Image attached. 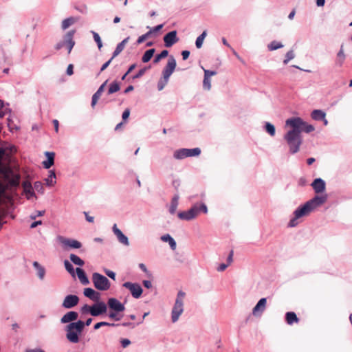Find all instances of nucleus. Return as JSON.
<instances>
[{
	"instance_id": "nucleus-13",
	"label": "nucleus",
	"mask_w": 352,
	"mask_h": 352,
	"mask_svg": "<svg viewBox=\"0 0 352 352\" xmlns=\"http://www.w3.org/2000/svg\"><path fill=\"white\" fill-rule=\"evenodd\" d=\"M107 305L111 310L117 313L122 312L125 309L124 305L114 298H109Z\"/></svg>"
},
{
	"instance_id": "nucleus-39",
	"label": "nucleus",
	"mask_w": 352,
	"mask_h": 352,
	"mask_svg": "<svg viewBox=\"0 0 352 352\" xmlns=\"http://www.w3.org/2000/svg\"><path fill=\"white\" fill-rule=\"evenodd\" d=\"M70 260L75 264L79 266L84 265V261L78 256L74 254H71L69 256Z\"/></svg>"
},
{
	"instance_id": "nucleus-29",
	"label": "nucleus",
	"mask_w": 352,
	"mask_h": 352,
	"mask_svg": "<svg viewBox=\"0 0 352 352\" xmlns=\"http://www.w3.org/2000/svg\"><path fill=\"white\" fill-rule=\"evenodd\" d=\"M33 266L37 270V275L40 279H43L45 274V270L37 261L33 263Z\"/></svg>"
},
{
	"instance_id": "nucleus-64",
	"label": "nucleus",
	"mask_w": 352,
	"mask_h": 352,
	"mask_svg": "<svg viewBox=\"0 0 352 352\" xmlns=\"http://www.w3.org/2000/svg\"><path fill=\"white\" fill-rule=\"evenodd\" d=\"M73 69H74V66L72 64H69L67 68V75L69 76H71L74 74V71H73Z\"/></svg>"
},
{
	"instance_id": "nucleus-59",
	"label": "nucleus",
	"mask_w": 352,
	"mask_h": 352,
	"mask_svg": "<svg viewBox=\"0 0 352 352\" xmlns=\"http://www.w3.org/2000/svg\"><path fill=\"white\" fill-rule=\"evenodd\" d=\"M130 116V110L129 109H126L124 110V111L122 113V119L124 120H126Z\"/></svg>"
},
{
	"instance_id": "nucleus-12",
	"label": "nucleus",
	"mask_w": 352,
	"mask_h": 352,
	"mask_svg": "<svg viewBox=\"0 0 352 352\" xmlns=\"http://www.w3.org/2000/svg\"><path fill=\"white\" fill-rule=\"evenodd\" d=\"M311 186L314 189L315 193L321 194L325 192L326 182L320 177L316 178L311 184Z\"/></svg>"
},
{
	"instance_id": "nucleus-9",
	"label": "nucleus",
	"mask_w": 352,
	"mask_h": 352,
	"mask_svg": "<svg viewBox=\"0 0 352 352\" xmlns=\"http://www.w3.org/2000/svg\"><path fill=\"white\" fill-rule=\"evenodd\" d=\"M57 240L63 245L64 248H70L78 249L82 247V244L77 240L65 238L63 236H58Z\"/></svg>"
},
{
	"instance_id": "nucleus-4",
	"label": "nucleus",
	"mask_w": 352,
	"mask_h": 352,
	"mask_svg": "<svg viewBox=\"0 0 352 352\" xmlns=\"http://www.w3.org/2000/svg\"><path fill=\"white\" fill-rule=\"evenodd\" d=\"M285 124L291 128H294L300 135L302 132L309 133L315 130L312 124L305 122L300 117H292L288 118L285 122Z\"/></svg>"
},
{
	"instance_id": "nucleus-2",
	"label": "nucleus",
	"mask_w": 352,
	"mask_h": 352,
	"mask_svg": "<svg viewBox=\"0 0 352 352\" xmlns=\"http://www.w3.org/2000/svg\"><path fill=\"white\" fill-rule=\"evenodd\" d=\"M288 146L289 153L294 155L300 150V145L302 143V138L294 128H291L283 137Z\"/></svg>"
},
{
	"instance_id": "nucleus-41",
	"label": "nucleus",
	"mask_w": 352,
	"mask_h": 352,
	"mask_svg": "<svg viewBox=\"0 0 352 352\" xmlns=\"http://www.w3.org/2000/svg\"><path fill=\"white\" fill-rule=\"evenodd\" d=\"M295 54L293 50L288 51L285 54V58L283 60V64L287 65L291 60L294 58Z\"/></svg>"
},
{
	"instance_id": "nucleus-34",
	"label": "nucleus",
	"mask_w": 352,
	"mask_h": 352,
	"mask_svg": "<svg viewBox=\"0 0 352 352\" xmlns=\"http://www.w3.org/2000/svg\"><path fill=\"white\" fill-rule=\"evenodd\" d=\"M163 27H164L163 24L158 25L154 28H150V30L148 32L150 33V35L151 37H156L159 34H160V32L162 29Z\"/></svg>"
},
{
	"instance_id": "nucleus-54",
	"label": "nucleus",
	"mask_w": 352,
	"mask_h": 352,
	"mask_svg": "<svg viewBox=\"0 0 352 352\" xmlns=\"http://www.w3.org/2000/svg\"><path fill=\"white\" fill-rule=\"evenodd\" d=\"M190 54V51L183 50L182 52V59L184 60H187L189 58Z\"/></svg>"
},
{
	"instance_id": "nucleus-7",
	"label": "nucleus",
	"mask_w": 352,
	"mask_h": 352,
	"mask_svg": "<svg viewBox=\"0 0 352 352\" xmlns=\"http://www.w3.org/2000/svg\"><path fill=\"white\" fill-rule=\"evenodd\" d=\"M92 280L94 287L98 290L106 291L110 287V283L108 278L100 274L94 273Z\"/></svg>"
},
{
	"instance_id": "nucleus-3",
	"label": "nucleus",
	"mask_w": 352,
	"mask_h": 352,
	"mask_svg": "<svg viewBox=\"0 0 352 352\" xmlns=\"http://www.w3.org/2000/svg\"><path fill=\"white\" fill-rule=\"evenodd\" d=\"M85 323L82 320L72 322L65 327L66 338L72 343L79 342L78 335L82 333Z\"/></svg>"
},
{
	"instance_id": "nucleus-17",
	"label": "nucleus",
	"mask_w": 352,
	"mask_h": 352,
	"mask_svg": "<svg viewBox=\"0 0 352 352\" xmlns=\"http://www.w3.org/2000/svg\"><path fill=\"white\" fill-rule=\"evenodd\" d=\"M113 232L121 243L125 245H129V243L128 238L122 232L119 228H118L116 224H114L113 226Z\"/></svg>"
},
{
	"instance_id": "nucleus-32",
	"label": "nucleus",
	"mask_w": 352,
	"mask_h": 352,
	"mask_svg": "<svg viewBox=\"0 0 352 352\" xmlns=\"http://www.w3.org/2000/svg\"><path fill=\"white\" fill-rule=\"evenodd\" d=\"M282 47H283V45L280 42L275 40L270 42L267 45V48L270 51H274Z\"/></svg>"
},
{
	"instance_id": "nucleus-56",
	"label": "nucleus",
	"mask_w": 352,
	"mask_h": 352,
	"mask_svg": "<svg viewBox=\"0 0 352 352\" xmlns=\"http://www.w3.org/2000/svg\"><path fill=\"white\" fill-rule=\"evenodd\" d=\"M113 58L111 57L108 61H107L105 63H104L100 69V72H103L104 70H105L108 66L110 65V63H111L112 60Z\"/></svg>"
},
{
	"instance_id": "nucleus-26",
	"label": "nucleus",
	"mask_w": 352,
	"mask_h": 352,
	"mask_svg": "<svg viewBox=\"0 0 352 352\" xmlns=\"http://www.w3.org/2000/svg\"><path fill=\"white\" fill-rule=\"evenodd\" d=\"M129 37H127V38H124L122 42H120V43L118 44V45L113 54V56H112L113 58L116 57L118 54H120L123 51L126 44L129 41Z\"/></svg>"
},
{
	"instance_id": "nucleus-45",
	"label": "nucleus",
	"mask_w": 352,
	"mask_h": 352,
	"mask_svg": "<svg viewBox=\"0 0 352 352\" xmlns=\"http://www.w3.org/2000/svg\"><path fill=\"white\" fill-rule=\"evenodd\" d=\"M109 317L111 319L115 320L116 321H119L121 320L122 315H120L119 313H117L114 311H111L109 314Z\"/></svg>"
},
{
	"instance_id": "nucleus-53",
	"label": "nucleus",
	"mask_w": 352,
	"mask_h": 352,
	"mask_svg": "<svg viewBox=\"0 0 352 352\" xmlns=\"http://www.w3.org/2000/svg\"><path fill=\"white\" fill-rule=\"evenodd\" d=\"M91 306H89L88 305H85L81 308V311L82 314L89 313L91 314Z\"/></svg>"
},
{
	"instance_id": "nucleus-44",
	"label": "nucleus",
	"mask_w": 352,
	"mask_h": 352,
	"mask_svg": "<svg viewBox=\"0 0 352 352\" xmlns=\"http://www.w3.org/2000/svg\"><path fill=\"white\" fill-rule=\"evenodd\" d=\"M118 324H114V323H109L107 322H98L96 323L95 325H94V329H98L99 328H100L101 327H104V326H109V327H115V326H118Z\"/></svg>"
},
{
	"instance_id": "nucleus-19",
	"label": "nucleus",
	"mask_w": 352,
	"mask_h": 352,
	"mask_svg": "<svg viewBox=\"0 0 352 352\" xmlns=\"http://www.w3.org/2000/svg\"><path fill=\"white\" fill-rule=\"evenodd\" d=\"M84 295L90 298L94 301H98L100 298V294L98 292H96L92 288H85L83 292Z\"/></svg>"
},
{
	"instance_id": "nucleus-6",
	"label": "nucleus",
	"mask_w": 352,
	"mask_h": 352,
	"mask_svg": "<svg viewBox=\"0 0 352 352\" xmlns=\"http://www.w3.org/2000/svg\"><path fill=\"white\" fill-rule=\"evenodd\" d=\"M176 66V61L173 56H171L162 72V78L159 80L157 83V89L159 91H162L164 87L167 85L168 79L171 74L173 73Z\"/></svg>"
},
{
	"instance_id": "nucleus-36",
	"label": "nucleus",
	"mask_w": 352,
	"mask_h": 352,
	"mask_svg": "<svg viewBox=\"0 0 352 352\" xmlns=\"http://www.w3.org/2000/svg\"><path fill=\"white\" fill-rule=\"evenodd\" d=\"M154 53H155V49H153V48L146 51L142 58V62L143 63L148 62L153 57Z\"/></svg>"
},
{
	"instance_id": "nucleus-49",
	"label": "nucleus",
	"mask_w": 352,
	"mask_h": 352,
	"mask_svg": "<svg viewBox=\"0 0 352 352\" xmlns=\"http://www.w3.org/2000/svg\"><path fill=\"white\" fill-rule=\"evenodd\" d=\"M101 94L98 93L97 91L93 95L91 100V107L94 108L96 104L98 99L100 98Z\"/></svg>"
},
{
	"instance_id": "nucleus-23",
	"label": "nucleus",
	"mask_w": 352,
	"mask_h": 352,
	"mask_svg": "<svg viewBox=\"0 0 352 352\" xmlns=\"http://www.w3.org/2000/svg\"><path fill=\"white\" fill-rule=\"evenodd\" d=\"M311 117L316 121H321L322 120H324L326 113L320 109H314L311 113Z\"/></svg>"
},
{
	"instance_id": "nucleus-38",
	"label": "nucleus",
	"mask_w": 352,
	"mask_h": 352,
	"mask_svg": "<svg viewBox=\"0 0 352 352\" xmlns=\"http://www.w3.org/2000/svg\"><path fill=\"white\" fill-rule=\"evenodd\" d=\"M120 89V84L116 82V81H114L113 82L109 87V89H108V94H114L117 91H118Z\"/></svg>"
},
{
	"instance_id": "nucleus-30",
	"label": "nucleus",
	"mask_w": 352,
	"mask_h": 352,
	"mask_svg": "<svg viewBox=\"0 0 352 352\" xmlns=\"http://www.w3.org/2000/svg\"><path fill=\"white\" fill-rule=\"evenodd\" d=\"M56 174L54 170L49 171V176L45 179V182L47 186H52L56 184Z\"/></svg>"
},
{
	"instance_id": "nucleus-1",
	"label": "nucleus",
	"mask_w": 352,
	"mask_h": 352,
	"mask_svg": "<svg viewBox=\"0 0 352 352\" xmlns=\"http://www.w3.org/2000/svg\"><path fill=\"white\" fill-rule=\"evenodd\" d=\"M328 196L325 193L321 195H315L305 204L300 205L293 212L294 217L289 220L287 227H296L299 222L298 219L308 216L317 208L321 206L327 200Z\"/></svg>"
},
{
	"instance_id": "nucleus-33",
	"label": "nucleus",
	"mask_w": 352,
	"mask_h": 352,
	"mask_svg": "<svg viewBox=\"0 0 352 352\" xmlns=\"http://www.w3.org/2000/svg\"><path fill=\"white\" fill-rule=\"evenodd\" d=\"M207 35V31L204 30L197 38L195 41V46L197 48L199 49L202 47L203 42L204 38Z\"/></svg>"
},
{
	"instance_id": "nucleus-51",
	"label": "nucleus",
	"mask_w": 352,
	"mask_h": 352,
	"mask_svg": "<svg viewBox=\"0 0 352 352\" xmlns=\"http://www.w3.org/2000/svg\"><path fill=\"white\" fill-rule=\"evenodd\" d=\"M183 302H179V300H177V320L179 319L181 314L183 313Z\"/></svg>"
},
{
	"instance_id": "nucleus-31",
	"label": "nucleus",
	"mask_w": 352,
	"mask_h": 352,
	"mask_svg": "<svg viewBox=\"0 0 352 352\" xmlns=\"http://www.w3.org/2000/svg\"><path fill=\"white\" fill-rule=\"evenodd\" d=\"M8 185L11 187H17L20 182V175H14L11 178L8 179Z\"/></svg>"
},
{
	"instance_id": "nucleus-21",
	"label": "nucleus",
	"mask_w": 352,
	"mask_h": 352,
	"mask_svg": "<svg viewBox=\"0 0 352 352\" xmlns=\"http://www.w3.org/2000/svg\"><path fill=\"white\" fill-rule=\"evenodd\" d=\"M47 160L43 162V166L45 168H50L54 163L55 153L54 152H45Z\"/></svg>"
},
{
	"instance_id": "nucleus-22",
	"label": "nucleus",
	"mask_w": 352,
	"mask_h": 352,
	"mask_svg": "<svg viewBox=\"0 0 352 352\" xmlns=\"http://www.w3.org/2000/svg\"><path fill=\"white\" fill-rule=\"evenodd\" d=\"M22 186L28 199H30L31 197H33L34 195V190L30 182L24 181L22 183Z\"/></svg>"
},
{
	"instance_id": "nucleus-43",
	"label": "nucleus",
	"mask_w": 352,
	"mask_h": 352,
	"mask_svg": "<svg viewBox=\"0 0 352 352\" xmlns=\"http://www.w3.org/2000/svg\"><path fill=\"white\" fill-rule=\"evenodd\" d=\"M64 265L67 271L73 276H74V270L73 265L67 261H64Z\"/></svg>"
},
{
	"instance_id": "nucleus-37",
	"label": "nucleus",
	"mask_w": 352,
	"mask_h": 352,
	"mask_svg": "<svg viewBox=\"0 0 352 352\" xmlns=\"http://www.w3.org/2000/svg\"><path fill=\"white\" fill-rule=\"evenodd\" d=\"M161 239L164 242H168L170 246L173 250L175 249L176 243L173 238H172L169 234L163 235L161 237Z\"/></svg>"
},
{
	"instance_id": "nucleus-50",
	"label": "nucleus",
	"mask_w": 352,
	"mask_h": 352,
	"mask_svg": "<svg viewBox=\"0 0 352 352\" xmlns=\"http://www.w3.org/2000/svg\"><path fill=\"white\" fill-rule=\"evenodd\" d=\"M202 69H204V77H206V78H210V77L212 76H214L217 74V72L216 71H214V70H208V69H205L204 68L202 67Z\"/></svg>"
},
{
	"instance_id": "nucleus-11",
	"label": "nucleus",
	"mask_w": 352,
	"mask_h": 352,
	"mask_svg": "<svg viewBox=\"0 0 352 352\" xmlns=\"http://www.w3.org/2000/svg\"><path fill=\"white\" fill-rule=\"evenodd\" d=\"M91 315L98 316L107 312V307L104 302H98L91 306Z\"/></svg>"
},
{
	"instance_id": "nucleus-15",
	"label": "nucleus",
	"mask_w": 352,
	"mask_h": 352,
	"mask_svg": "<svg viewBox=\"0 0 352 352\" xmlns=\"http://www.w3.org/2000/svg\"><path fill=\"white\" fill-rule=\"evenodd\" d=\"M79 302V298L76 295H67L63 302V307L65 309H71L78 305Z\"/></svg>"
},
{
	"instance_id": "nucleus-46",
	"label": "nucleus",
	"mask_w": 352,
	"mask_h": 352,
	"mask_svg": "<svg viewBox=\"0 0 352 352\" xmlns=\"http://www.w3.org/2000/svg\"><path fill=\"white\" fill-rule=\"evenodd\" d=\"M34 189L41 193H43L44 192L43 185L41 182H36L34 184Z\"/></svg>"
},
{
	"instance_id": "nucleus-63",
	"label": "nucleus",
	"mask_w": 352,
	"mask_h": 352,
	"mask_svg": "<svg viewBox=\"0 0 352 352\" xmlns=\"http://www.w3.org/2000/svg\"><path fill=\"white\" fill-rule=\"evenodd\" d=\"M84 214L87 221L90 223H93L94 221V217L89 216L87 212H84Z\"/></svg>"
},
{
	"instance_id": "nucleus-10",
	"label": "nucleus",
	"mask_w": 352,
	"mask_h": 352,
	"mask_svg": "<svg viewBox=\"0 0 352 352\" xmlns=\"http://www.w3.org/2000/svg\"><path fill=\"white\" fill-rule=\"evenodd\" d=\"M123 286L128 289L131 292L132 296L135 298H140L142 294V289L138 283L126 282L123 284Z\"/></svg>"
},
{
	"instance_id": "nucleus-8",
	"label": "nucleus",
	"mask_w": 352,
	"mask_h": 352,
	"mask_svg": "<svg viewBox=\"0 0 352 352\" xmlns=\"http://www.w3.org/2000/svg\"><path fill=\"white\" fill-rule=\"evenodd\" d=\"M201 153L199 148L177 149V159H184L188 157H197Z\"/></svg>"
},
{
	"instance_id": "nucleus-48",
	"label": "nucleus",
	"mask_w": 352,
	"mask_h": 352,
	"mask_svg": "<svg viewBox=\"0 0 352 352\" xmlns=\"http://www.w3.org/2000/svg\"><path fill=\"white\" fill-rule=\"evenodd\" d=\"M151 38V35H150V33H148V32L140 36L138 38V41H137V43L138 44H141L142 43H143L145 40H146L147 38Z\"/></svg>"
},
{
	"instance_id": "nucleus-35",
	"label": "nucleus",
	"mask_w": 352,
	"mask_h": 352,
	"mask_svg": "<svg viewBox=\"0 0 352 352\" xmlns=\"http://www.w3.org/2000/svg\"><path fill=\"white\" fill-rule=\"evenodd\" d=\"M76 22V19L74 17H69L64 19L62 21L61 27L63 30L67 29L69 26L73 25Z\"/></svg>"
},
{
	"instance_id": "nucleus-14",
	"label": "nucleus",
	"mask_w": 352,
	"mask_h": 352,
	"mask_svg": "<svg viewBox=\"0 0 352 352\" xmlns=\"http://www.w3.org/2000/svg\"><path fill=\"white\" fill-rule=\"evenodd\" d=\"M267 304V298H261L252 309V314L255 316H261L265 311Z\"/></svg>"
},
{
	"instance_id": "nucleus-20",
	"label": "nucleus",
	"mask_w": 352,
	"mask_h": 352,
	"mask_svg": "<svg viewBox=\"0 0 352 352\" xmlns=\"http://www.w3.org/2000/svg\"><path fill=\"white\" fill-rule=\"evenodd\" d=\"M78 314L76 311H69L65 314L60 319L62 323H72V322L77 320Z\"/></svg>"
},
{
	"instance_id": "nucleus-27",
	"label": "nucleus",
	"mask_w": 352,
	"mask_h": 352,
	"mask_svg": "<svg viewBox=\"0 0 352 352\" xmlns=\"http://www.w3.org/2000/svg\"><path fill=\"white\" fill-rule=\"evenodd\" d=\"M76 271L77 276H78L80 281L81 282V283L83 285H87L89 283V280H88L84 270L81 268L77 267Z\"/></svg>"
},
{
	"instance_id": "nucleus-47",
	"label": "nucleus",
	"mask_w": 352,
	"mask_h": 352,
	"mask_svg": "<svg viewBox=\"0 0 352 352\" xmlns=\"http://www.w3.org/2000/svg\"><path fill=\"white\" fill-rule=\"evenodd\" d=\"M203 87L206 90H210L211 88L210 78L204 77Z\"/></svg>"
},
{
	"instance_id": "nucleus-28",
	"label": "nucleus",
	"mask_w": 352,
	"mask_h": 352,
	"mask_svg": "<svg viewBox=\"0 0 352 352\" xmlns=\"http://www.w3.org/2000/svg\"><path fill=\"white\" fill-rule=\"evenodd\" d=\"M264 130L272 137L276 134V128L274 125L269 122H265L263 126Z\"/></svg>"
},
{
	"instance_id": "nucleus-52",
	"label": "nucleus",
	"mask_w": 352,
	"mask_h": 352,
	"mask_svg": "<svg viewBox=\"0 0 352 352\" xmlns=\"http://www.w3.org/2000/svg\"><path fill=\"white\" fill-rule=\"evenodd\" d=\"M298 184L299 186L303 187L307 184V181L305 177H301L299 178L298 181Z\"/></svg>"
},
{
	"instance_id": "nucleus-40",
	"label": "nucleus",
	"mask_w": 352,
	"mask_h": 352,
	"mask_svg": "<svg viewBox=\"0 0 352 352\" xmlns=\"http://www.w3.org/2000/svg\"><path fill=\"white\" fill-rule=\"evenodd\" d=\"M168 52L167 50H162V51L161 52V53H160V54H157V55L155 56V58H154L153 62H154L155 63H159L162 59H163V58H164L167 57V56H168Z\"/></svg>"
},
{
	"instance_id": "nucleus-62",
	"label": "nucleus",
	"mask_w": 352,
	"mask_h": 352,
	"mask_svg": "<svg viewBox=\"0 0 352 352\" xmlns=\"http://www.w3.org/2000/svg\"><path fill=\"white\" fill-rule=\"evenodd\" d=\"M228 266V264L226 263H221L219 267H217V271L219 272H223L224 271Z\"/></svg>"
},
{
	"instance_id": "nucleus-60",
	"label": "nucleus",
	"mask_w": 352,
	"mask_h": 352,
	"mask_svg": "<svg viewBox=\"0 0 352 352\" xmlns=\"http://www.w3.org/2000/svg\"><path fill=\"white\" fill-rule=\"evenodd\" d=\"M108 80H107L106 81H104L101 85L100 87L98 88V89L97 90V92L100 94L102 95V92L104 91V87L107 83Z\"/></svg>"
},
{
	"instance_id": "nucleus-61",
	"label": "nucleus",
	"mask_w": 352,
	"mask_h": 352,
	"mask_svg": "<svg viewBox=\"0 0 352 352\" xmlns=\"http://www.w3.org/2000/svg\"><path fill=\"white\" fill-rule=\"evenodd\" d=\"M233 254H234V252L233 250H231L230 254H228V258H227V262L228 264V265L232 262L233 261Z\"/></svg>"
},
{
	"instance_id": "nucleus-42",
	"label": "nucleus",
	"mask_w": 352,
	"mask_h": 352,
	"mask_svg": "<svg viewBox=\"0 0 352 352\" xmlns=\"http://www.w3.org/2000/svg\"><path fill=\"white\" fill-rule=\"evenodd\" d=\"M91 33L93 34L94 41H96V43L98 45V49L100 50L102 47V41H101V38H100L99 34L94 31H91Z\"/></svg>"
},
{
	"instance_id": "nucleus-55",
	"label": "nucleus",
	"mask_w": 352,
	"mask_h": 352,
	"mask_svg": "<svg viewBox=\"0 0 352 352\" xmlns=\"http://www.w3.org/2000/svg\"><path fill=\"white\" fill-rule=\"evenodd\" d=\"M145 72H146L145 68L141 69L138 72V74L133 77V78L135 79V78H139L142 77L144 74Z\"/></svg>"
},
{
	"instance_id": "nucleus-25",
	"label": "nucleus",
	"mask_w": 352,
	"mask_h": 352,
	"mask_svg": "<svg viewBox=\"0 0 352 352\" xmlns=\"http://www.w3.org/2000/svg\"><path fill=\"white\" fill-rule=\"evenodd\" d=\"M345 58H346V55L344 54V52L343 45H342L340 50L337 53L336 64L337 65L341 67L344 64Z\"/></svg>"
},
{
	"instance_id": "nucleus-16",
	"label": "nucleus",
	"mask_w": 352,
	"mask_h": 352,
	"mask_svg": "<svg viewBox=\"0 0 352 352\" xmlns=\"http://www.w3.org/2000/svg\"><path fill=\"white\" fill-rule=\"evenodd\" d=\"M76 31L74 30H70L66 33L64 36V41L65 45L68 49V54H70L72 48L75 45V41H74V36L75 34Z\"/></svg>"
},
{
	"instance_id": "nucleus-5",
	"label": "nucleus",
	"mask_w": 352,
	"mask_h": 352,
	"mask_svg": "<svg viewBox=\"0 0 352 352\" xmlns=\"http://www.w3.org/2000/svg\"><path fill=\"white\" fill-rule=\"evenodd\" d=\"M200 212L204 214L208 212L207 206L204 203H196L189 210L177 212V217L182 220L190 221L195 219Z\"/></svg>"
},
{
	"instance_id": "nucleus-24",
	"label": "nucleus",
	"mask_w": 352,
	"mask_h": 352,
	"mask_svg": "<svg viewBox=\"0 0 352 352\" xmlns=\"http://www.w3.org/2000/svg\"><path fill=\"white\" fill-rule=\"evenodd\" d=\"M285 321L288 324L292 325L294 322H298L299 318L297 317L295 312L288 311L285 314Z\"/></svg>"
},
{
	"instance_id": "nucleus-58",
	"label": "nucleus",
	"mask_w": 352,
	"mask_h": 352,
	"mask_svg": "<svg viewBox=\"0 0 352 352\" xmlns=\"http://www.w3.org/2000/svg\"><path fill=\"white\" fill-rule=\"evenodd\" d=\"M36 214L31 215L30 217L32 219H35L36 217L43 216L45 214V210L36 211Z\"/></svg>"
},
{
	"instance_id": "nucleus-57",
	"label": "nucleus",
	"mask_w": 352,
	"mask_h": 352,
	"mask_svg": "<svg viewBox=\"0 0 352 352\" xmlns=\"http://www.w3.org/2000/svg\"><path fill=\"white\" fill-rule=\"evenodd\" d=\"M186 294L182 291H179L177 292V300H179V302H183L182 299L185 296Z\"/></svg>"
},
{
	"instance_id": "nucleus-18",
	"label": "nucleus",
	"mask_w": 352,
	"mask_h": 352,
	"mask_svg": "<svg viewBox=\"0 0 352 352\" xmlns=\"http://www.w3.org/2000/svg\"><path fill=\"white\" fill-rule=\"evenodd\" d=\"M164 41L166 47H170L176 42V30L168 33L164 37Z\"/></svg>"
}]
</instances>
